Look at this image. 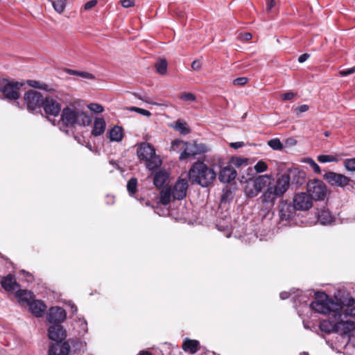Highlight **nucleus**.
Masks as SVG:
<instances>
[{
	"instance_id": "43",
	"label": "nucleus",
	"mask_w": 355,
	"mask_h": 355,
	"mask_svg": "<svg viewBox=\"0 0 355 355\" xmlns=\"http://www.w3.org/2000/svg\"><path fill=\"white\" fill-rule=\"evenodd\" d=\"M248 159L241 157H232L231 159V164L236 167H240L243 164H247Z\"/></svg>"
},
{
	"instance_id": "25",
	"label": "nucleus",
	"mask_w": 355,
	"mask_h": 355,
	"mask_svg": "<svg viewBox=\"0 0 355 355\" xmlns=\"http://www.w3.org/2000/svg\"><path fill=\"white\" fill-rule=\"evenodd\" d=\"M168 178V173L161 170L155 173L153 177V183L155 187L160 188L165 184Z\"/></svg>"
},
{
	"instance_id": "57",
	"label": "nucleus",
	"mask_w": 355,
	"mask_h": 355,
	"mask_svg": "<svg viewBox=\"0 0 355 355\" xmlns=\"http://www.w3.org/2000/svg\"><path fill=\"white\" fill-rule=\"evenodd\" d=\"M252 37V35L250 33H245L241 36V40L243 41H248L251 40Z\"/></svg>"
},
{
	"instance_id": "62",
	"label": "nucleus",
	"mask_w": 355,
	"mask_h": 355,
	"mask_svg": "<svg viewBox=\"0 0 355 355\" xmlns=\"http://www.w3.org/2000/svg\"><path fill=\"white\" fill-rule=\"evenodd\" d=\"M289 296H290V294L288 292H282L279 294V297L282 300H286V299L288 298Z\"/></svg>"
},
{
	"instance_id": "49",
	"label": "nucleus",
	"mask_w": 355,
	"mask_h": 355,
	"mask_svg": "<svg viewBox=\"0 0 355 355\" xmlns=\"http://www.w3.org/2000/svg\"><path fill=\"white\" fill-rule=\"evenodd\" d=\"M354 73H355V66L352 68H349V69H343V70L340 71L339 75L342 77H345V76H347L350 74H352Z\"/></svg>"
},
{
	"instance_id": "47",
	"label": "nucleus",
	"mask_w": 355,
	"mask_h": 355,
	"mask_svg": "<svg viewBox=\"0 0 355 355\" xmlns=\"http://www.w3.org/2000/svg\"><path fill=\"white\" fill-rule=\"evenodd\" d=\"M249 79L246 77H239L234 80L233 84L234 85L243 86L246 85Z\"/></svg>"
},
{
	"instance_id": "63",
	"label": "nucleus",
	"mask_w": 355,
	"mask_h": 355,
	"mask_svg": "<svg viewBox=\"0 0 355 355\" xmlns=\"http://www.w3.org/2000/svg\"><path fill=\"white\" fill-rule=\"evenodd\" d=\"M296 143H297L296 140L293 138H290L286 140V144H288L295 145V144H296Z\"/></svg>"
},
{
	"instance_id": "60",
	"label": "nucleus",
	"mask_w": 355,
	"mask_h": 355,
	"mask_svg": "<svg viewBox=\"0 0 355 355\" xmlns=\"http://www.w3.org/2000/svg\"><path fill=\"white\" fill-rule=\"evenodd\" d=\"M21 272L24 274L28 282H32L33 280V277L31 273L26 272L24 270H22Z\"/></svg>"
},
{
	"instance_id": "32",
	"label": "nucleus",
	"mask_w": 355,
	"mask_h": 355,
	"mask_svg": "<svg viewBox=\"0 0 355 355\" xmlns=\"http://www.w3.org/2000/svg\"><path fill=\"white\" fill-rule=\"evenodd\" d=\"M317 159L320 163H327L337 162L339 161L340 158L338 155H320L318 156Z\"/></svg>"
},
{
	"instance_id": "15",
	"label": "nucleus",
	"mask_w": 355,
	"mask_h": 355,
	"mask_svg": "<svg viewBox=\"0 0 355 355\" xmlns=\"http://www.w3.org/2000/svg\"><path fill=\"white\" fill-rule=\"evenodd\" d=\"M46 114L48 115V119L51 121L50 116H56L59 114L61 107L60 105L55 100L50 98H46L42 105Z\"/></svg>"
},
{
	"instance_id": "39",
	"label": "nucleus",
	"mask_w": 355,
	"mask_h": 355,
	"mask_svg": "<svg viewBox=\"0 0 355 355\" xmlns=\"http://www.w3.org/2000/svg\"><path fill=\"white\" fill-rule=\"evenodd\" d=\"M193 144L195 146L196 155L205 153L209 150L208 146L204 144H197L196 142Z\"/></svg>"
},
{
	"instance_id": "44",
	"label": "nucleus",
	"mask_w": 355,
	"mask_h": 355,
	"mask_svg": "<svg viewBox=\"0 0 355 355\" xmlns=\"http://www.w3.org/2000/svg\"><path fill=\"white\" fill-rule=\"evenodd\" d=\"M180 98L185 101H195L196 96L192 93L184 92L180 95Z\"/></svg>"
},
{
	"instance_id": "34",
	"label": "nucleus",
	"mask_w": 355,
	"mask_h": 355,
	"mask_svg": "<svg viewBox=\"0 0 355 355\" xmlns=\"http://www.w3.org/2000/svg\"><path fill=\"white\" fill-rule=\"evenodd\" d=\"M167 66V61L165 59H160L155 64L157 71L162 75L166 73Z\"/></svg>"
},
{
	"instance_id": "56",
	"label": "nucleus",
	"mask_w": 355,
	"mask_h": 355,
	"mask_svg": "<svg viewBox=\"0 0 355 355\" xmlns=\"http://www.w3.org/2000/svg\"><path fill=\"white\" fill-rule=\"evenodd\" d=\"M275 2L274 0H266V10L270 11L271 9L275 6Z\"/></svg>"
},
{
	"instance_id": "52",
	"label": "nucleus",
	"mask_w": 355,
	"mask_h": 355,
	"mask_svg": "<svg viewBox=\"0 0 355 355\" xmlns=\"http://www.w3.org/2000/svg\"><path fill=\"white\" fill-rule=\"evenodd\" d=\"M295 96V94L291 92H286L282 94V98L284 101H289L293 99Z\"/></svg>"
},
{
	"instance_id": "29",
	"label": "nucleus",
	"mask_w": 355,
	"mask_h": 355,
	"mask_svg": "<svg viewBox=\"0 0 355 355\" xmlns=\"http://www.w3.org/2000/svg\"><path fill=\"white\" fill-rule=\"evenodd\" d=\"M288 175L290 176V180L292 179V182L297 185H302L304 182V173L296 169L291 171Z\"/></svg>"
},
{
	"instance_id": "42",
	"label": "nucleus",
	"mask_w": 355,
	"mask_h": 355,
	"mask_svg": "<svg viewBox=\"0 0 355 355\" xmlns=\"http://www.w3.org/2000/svg\"><path fill=\"white\" fill-rule=\"evenodd\" d=\"M128 110L135 111L140 114H142V115L148 116V117L151 116V113L148 110H144L142 108H139L137 107H130L128 108Z\"/></svg>"
},
{
	"instance_id": "61",
	"label": "nucleus",
	"mask_w": 355,
	"mask_h": 355,
	"mask_svg": "<svg viewBox=\"0 0 355 355\" xmlns=\"http://www.w3.org/2000/svg\"><path fill=\"white\" fill-rule=\"evenodd\" d=\"M66 72L69 75L78 76L80 71H76L71 69H66Z\"/></svg>"
},
{
	"instance_id": "54",
	"label": "nucleus",
	"mask_w": 355,
	"mask_h": 355,
	"mask_svg": "<svg viewBox=\"0 0 355 355\" xmlns=\"http://www.w3.org/2000/svg\"><path fill=\"white\" fill-rule=\"evenodd\" d=\"M201 67L202 64L200 60H194L191 64V67L195 71H199Z\"/></svg>"
},
{
	"instance_id": "4",
	"label": "nucleus",
	"mask_w": 355,
	"mask_h": 355,
	"mask_svg": "<svg viewBox=\"0 0 355 355\" xmlns=\"http://www.w3.org/2000/svg\"><path fill=\"white\" fill-rule=\"evenodd\" d=\"M137 153L139 159L145 162L146 168L150 171L162 165V160L156 155L155 148L149 143L140 144L137 147Z\"/></svg>"
},
{
	"instance_id": "46",
	"label": "nucleus",
	"mask_w": 355,
	"mask_h": 355,
	"mask_svg": "<svg viewBox=\"0 0 355 355\" xmlns=\"http://www.w3.org/2000/svg\"><path fill=\"white\" fill-rule=\"evenodd\" d=\"M88 108L94 113H101L103 112V107L98 103H90Z\"/></svg>"
},
{
	"instance_id": "11",
	"label": "nucleus",
	"mask_w": 355,
	"mask_h": 355,
	"mask_svg": "<svg viewBox=\"0 0 355 355\" xmlns=\"http://www.w3.org/2000/svg\"><path fill=\"white\" fill-rule=\"evenodd\" d=\"M183 146V151L180 155V160H185L191 156H195V146L191 142H184L181 140H175L172 142L171 148L173 150H175V148L179 146Z\"/></svg>"
},
{
	"instance_id": "55",
	"label": "nucleus",
	"mask_w": 355,
	"mask_h": 355,
	"mask_svg": "<svg viewBox=\"0 0 355 355\" xmlns=\"http://www.w3.org/2000/svg\"><path fill=\"white\" fill-rule=\"evenodd\" d=\"M230 146L234 149H238L239 148L244 146V142H243V141L232 142L230 144Z\"/></svg>"
},
{
	"instance_id": "5",
	"label": "nucleus",
	"mask_w": 355,
	"mask_h": 355,
	"mask_svg": "<svg viewBox=\"0 0 355 355\" xmlns=\"http://www.w3.org/2000/svg\"><path fill=\"white\" fill-rule=\"evenodd\" d=\"M270 175H259L252 181H249L245 187V193L248 197L257 196L264 188L270 187Z\"/></svg>"
},
{
	"instance_id": "27",
	"label": "nucleus",
	"mask_w": 355,
	"mask_h": 355,
	"mask_svg": "<svg viewBox=\"0 0 355 355\" xmlns=\"http://www.w3.org/2000/svg\"><path fill=\"white\" fill-rule=\"evenodd\" d=\"M15 296L19 302H24L28 305L32 302L33 293L26 290L18 289L15 291Z\"/></svg>"
},
{
	"instance_id": "9",
	"label": "nucleus",
	"mask_w": 355,
	"mask_h": 355,
	"mask_svg": "<svg viewBox=\"0 0 355 355\" xmlns=\"http://www.w3.org/2000/svg\"><path fill=\"white\" fill-rule=\"evenodd\" d=\"M24 101L26 102L28 110L35 111L42 106L44 100L40 92L35 90H29L24 95Z\"/></svg>"
},
{
	"instance_id": "53",
	"label": "nucleus",
	"mask_w": 355,
	"mask_h": 355,
	"mask_svg": "<svg viewBox=\"0 0 355 355\" xmlns=\"http://www.w3.org/2000/svg\"><path fill=\"white\" fill-rule=\"evenodd\" d=\"M97 3V1L96 0H91V1H89L88 2H87L85 6H84V8L85 10H90L91 8H92L93 7H94Z\"/></svg>"
},
{
	"instance_id": "2",
	"label": "nucleus",
	"mask_w": 355,
	"mask_h": 355,
	"mask_svg": "<svg viewBox=\"0 0 355 355\" xmlns=\"http://www.w3.org/2000/svg\"><path fill=\"white\" fill-rule=\"evenodd\" d=\"M189 177L193 184L205 187L212 184L216 178V173L204 162H197L189 169Z\"/></svg>"
},
{
	"instance_id": "45",
	"label": "nucleus",
	"mask_w": 355,
	"mask_h": 355,
	"mask_svg": "<svg viewBox=\"0 0 355 355\" xmlns=\"http://www.w3.org/2000/svg\"><path fill=\"white\" fill-rule=\"evenodd\" d=\"M344 164L348 171H355V158L347 159Z\"/></svg>"
},
{
	"instance_id": "20",
	"label": "nucleus",
	"mask_w": 355,
	"mask_h": 355,
	"mask_svg": "<svg viewBox=\"0 0 355 355\" xmlns=\"http://www.w3.org/2000/svg\"><path fill=\"white\" fill-rule=\"evenodd\" d=\"M70 346L67 343H55L51 345L49 355H68Z\"/></svg>"
},
{
	"instance_id": "17",
	"label": "nucleus",
	"mask_w": 355,
	"mask_h": 355,
	"mask_svg": "<svg viewBox=\"0 0 355 355\" xmlns=\"http://www.w3.org/2000/svg\"><path fill=\"white\" fill-rule=\"evenodd\" d=\"M48 332L49 339L56 343H61L66 338V332L61 324L51 325Z\"/></svg>"
},
{
	"instance_id": "33",
	"label": "nucleus",
	"mask_w": 355,
	"mask_h": 355,
	"mask_svg": "<svg viewBox=\"0 0 355 355\" xmlns=\"http://www.w3.org/2000/svg\"><path fill=\"white\" fill-rule=\"evenodd\" d=\"M174 128L175 130H178L181 134L183 135H187L190 132V129L189 128L187 123L181 120H178L175 122Z\"/></svg>"
},
{
	"instance_id": "10",
	"label": "nucleus",
	"mask_w": 355,
	"mask_h": 355,
	"mask_svg": "<svg viewBox=\"0 0 355 355\" xmlns=\"http://www.w3.org/2000/svg\"><path fill=\"white\" fill-rule=\"evenodd\" d=\"M324 179L331 186L344 188L349 184L350 178L345 175L329 171L324 174Z\"/></svg>"
},
{
	"instance_id": "8",
	"label": "nucleus",
	"mask_w": 355,
	"mask_h": 355,
	"mask_svg": "<svg viewBox=\"0 0 355 355\" xmlns=\"http://www.w3.org/2000/svg\"><path fill=\"white\" fill-rule=\"evenodd\" d=\"M5 85L3 87L1 95L8 101H15L20 97L19 89L23 85L17 81H9L6 79Z\"/></svg>"
},
{
	"instance_id": "26",
	"label": "nucleus",
	"mask_w": 355,
	"mask_h": 355,
	"mask_svg": "<svg viewBox=\"0 0 355 355\" xmlns=\"http://www.w3.org/2000/svg\"><path fill=\"white\" fill-rule=\"evenodd\" d=\"M199 342L196 340H191L186 338L182 344V349L185 352H189L191 354H195L198 350Z\"/></svg>"
},
{
	"instance_id": "38",
	"label": "nucleus",
	"mask_w": 355,
	"mask_h": 355,
	"mask_svg": "<svg viewBox=\"0 0 355 355\" xmlns=\"http://www.w3.org/2000/svg\"><path fill=\"white\" fill-rule=\"evenodd\" d=\"M27 84L33 88L41 89L44 90L47 89L48 87L46 84L33 80H27Z\"/></svg>"
},
{
	"instance_id": "6",
	"label": "nucleus",
	"mask_w": 355,
	"mask_h": 355,
	"mask_svg": "<svg viewBox=\"0 0 355 355\" xmlns=\"http://www.w3.org/2000/svg\"><path fill=\"white\" fill-rule=\"evenodd\" d=\"M307 192L314 200H323L327 195V187L320 180H309L306 185Z\"/></svg>"
},
{
	"instance_id": "21",
	"label": "nucleus",
	"mask_w": 355,
	"mask_h": 355,
	"mask_svg": "<svg viewBox=\"0 0 355 355\" xmlns=\"http://www.w3.org/2000/svg\"><path fill=\"white\" fill-rule=\"evenodd\" d=\"M29 309L33 315L37 318H40L44 315L46 306L42 301L35 300L30 303Z\"/></svg>"
},
{
	"instance_id": "1",
	"label": "nucleus",
	"mask_w": 355,
	"mask_h": 355,
	"mask_svg": "<svg viewBox=\"0 0 355 355\" xmlns=\"http://www.w3.org/2000/svg\"><path fill=\"white\" fill-rule=\"evenodd\" d=\"M315 311L328 315L327 320L320 322L319 327L327 334L336 332L338 320L341 315L344 318L355 317V300L349 297L342 303L335 302L324 293H317L315 300L310 304Z\"/></svg>"
},
{
	"instance_id": "37",
	"label": "nucleus",
	"mask_w": 355,
	"mask_h": 355,
	"mask_svg": "<svg viewBox=\"0 0 355 355\" xmlns=\"http://www.w3.org/2000/svg\"><path fill=\"white\" fill-rule=\"evenodd\" d=\"M268 145L273 150H281L284 146L279 139H272L268 141Z\"/></svg>"
},
{
	"instance_id": "58",
	"label": "nucleus",
	"mask_w": 355,
	"mask_h": 355,
	"mask_svg": "<svg viewBox=\"0 0 355 355\" xmlns=\"http://www.w3.org/2000/svg\"><path fill=\"white\" fill-rule=\"evenodd\" d=\"M309 57H310L309 54L304 53L298 58V62L300 63H302V62H305Z\"/></svg>"
},
{
	"instance_id": "13",
	"label": "nucleus",
	"mask_w": 355,
	"mask_h": 355,
	"mask_svg": "<svg viewBox=\"0 0 355 355\" xmlns=\"http://www.w3.org/2000/svg\"><path fill=\"white\" fill-rule=\"evenodd\" d=\"M67 316L66 311L61 307H51L48 313V321L52 325L60 324Z\"/></svg>"
},
{
	"instance_id": "51",
	"label": "nucleus",
	"mask_w": 355,
	"mask_h": 355,
	"mask_svg": "<svg viewBox=\"0 0 355 355\" xmlns=\"http://www.w3.org/2000/svg\"><path fill=\"white\" fill-rule=\"evenodd\" d=\"M78 76H80L81 78H86V79H94V76L90 73H88V72H85V71H80V73H78Z\"/></svg>"
},
{
	"instance_id": "22",
	"label": "nucleus",
	"mask_w": 355,
	"mask_h": 355,
	"mask_svg": "<svg viewBox=\"0 0 355 355\" xmlns=\"http://www.w3.org/2000/svg\"><path fill=\"white\" fill-rule=\"evenodd\" d=\"M318 219L322 225H328L334 222L335 217L328 209H323L318 213Z\"/></svg>"
},
{
	"instance_id": "30",
	"label": "nucleus",
	"mask_w": 355,
	"mask_h": 355,
	"mask_svg": "<svg viewBox=\"0 0 355 355\" xmlns=\"http://www.w3.org/2000/svg\"><path fill=\"white\" fill-rule=\"evenodd\" d=\"M109 135L111 141H120L123 139L122 128L116 125L110 130Z\"/></svg>"
},
{
	"instance_id": "64",
	"label": "nucleus",
	"mask_w": 355,
	"mask_h": 355,
	"mask_svg": "<svg viewBox=\"0 0 355 355\" xmlns=\"http://www.w3.org/2000/svg\"><path fill=\"white\" fill-rule=\"evenodd\" d=\"M138 355H152V354L148 351L142 350V351L139 352Z\"/></svg>"
},
{
	"instance_id": "41",
	"label": "nucleus",
	"mask_w": 355,
	"mask_h": 355,
	"mask_svg": "<svg viewBox=\"0 0 355 355\" xmlns=\"http://www.w3.org/2000/svg\"><path fill=\"white\" fill-rule=\"evenodd\" d=\"M257 173H263L268 168V164L263 160H259L254 166Z\"/></svg>"
},
{
	"instance_id": "35",
	"label": "nucleus",
	"mask_w": 355,
	"mask_h": 355,
	"mask_svg": "<svg viewBox=\"0 0 355 355\" xmlns=\"http://www.w3.org/2000/svg\"><path fill=\"white\" fill-rule=\"evenodd\" d=\"M52 6L54 10L59 14H61L64 12L66 8L65 1L63 0H56V1H51Z\"/></svg>"
},
{
	"instance_id": "14",
	"label": "nucleus",
	"mask_w": 355,
	"mask_h": 355,
	"mask_svg": "<svg viewBox=\"0 0 355 355\" xmlns=\"http://www.w3.org/2000/svg\"><path fill=\"white\" fill-rule=\"evenodd\" d=\"M171 189L173 199L182 200L187 196L188 182L185 179H180Z\"/></svg>"
},
{
	"instance_id": "31",
	"label": "nucleus",
	"mask_w": 355,
	"mask_h": 355,
	"mask_svg": "<svg viewBox=\"0 0 355 355\" xmlns=\"http://www.w3.org/2000/svg\"><path fill=\"white\" fill-rule=\"evenodd\" d=\"M171 197L173 195L171 188L163 189L159 194V202L164 205H167L170 203Z\"/></svg>"
},
{
	"instance_id": "50",
	"label": "nucleus",
	"mask_w": 355,
	"mask_h": 355,
	"mask_svg": "<svg viewBox=\"0 0 355 355\" xmlns=\"http://www.w3.org/2000/svg\"><path fill=\"white\" fill-rule=\"evenodd\" d=\"M121 3L123 8H128L135 6L134 0H121Z\"/></svg>"
},
{
	"instance_id": "40",
	"label": "nucleus",
	"mask_w": 355,
	"mask_h": 355,
	"mask_svg": "<svg viewBox=\"0 0 355 355\" xmlns=\"http://www.w3.org/2000/svg\"><path fill=\"white\" fill-rule=\"evenodd\" d=\"M304 162L309 164L313 171L316 173H320L321 170L318 164L312 158H306Z\"/></svg>"
},
{
	"instance_id": "3",
	"label": "nucleus",
	"mask_w": 355,
	"mask_h": 355,
	"mask_svg": "<svg viewBox=\"0 0 355 355\" xmlns=\"http://www.w3.org/2000/svg\"><path fill=\"white\" fill-rule=\"evenodd\" d=\"M60 119L67 126L75 125L87 126L92 121L90 115L74 106L64 108Z\"/></svg>"
},
{
	"instance_id": "36",
	"label": "nucleus",
	"mask_w": 355,
	"mask_h": 355,
	"mask_svg": "<svg viewBox=\"0 0 355 355\" xmlns=\"http://www.w3.org/2000/svg\"><path fill=\"white\" fill-rule=\"evenodd\" d=\"M137 180L135 178H132L127 184V189L130 196H133L137 191Z\"/></svg>"
},
{
	"instance_id": "23",
	"label": "nucleus",
	"mask_w": 355,
	"mask_h": 355,
	"mask_svg": "<svg viewBox=\"0 0 355 355\" xmlns=\"http://www.w3.org/2000/svg\"><path fill=\"white\" fill-rule=\"evenodd\" d=\"M106 127V123L103 118H96L94 123V127L92 134L96 137L101 135Z\"/></svg>"
},
{
	"instance_id": "28",
	"label": "nucleus",
	"mask_w": 355,
	"mask_h": 355,
	"mask_svg": "<svg viewBox=\"0 0 355 355\" xmlns=\"http://www.w3.org/2000/svg\"><path fill=\"white\" fill-rule=\"evenodd\" d=\"M278 197L279 196L276 195V192L273 191L272 188L269 187L260 198L263 202L272 204Z\"/></svg>"
},
{
	"instance_id": "59",
	"label": "nucleus",
	"mask_w": 355,
	"mask_h": 355,
	"mask_svg": "<svg viewBox=\"0 0 355 355\" xmlns=\"http://www.w3.org/2000/svg\"><path fill=\"white\" fill-rule=\"evenodd\" d=\"M309 109V106L307 105H302L300 106H299L298 107H297V110L300 112H305L306 111H308Z\"/></svg>"
},
{
	"instance_id": "19",
	"label": "nucleus",
	"mask_w": 355,
	"mask_h": 355,
	"mask_svg": "<svg viewBox=\"0 0 355 355\" xmlns=\"http://www.w3.org/2000/svg\"><path fill=\"white\" fill-rule=\"evenodd\" d=\"M347 318H344V315H341L338 320V326L336 328V333L345 335L350 333L355 329V323L351 320H344Z\"/></svg>"
},
{
	"instance_id": "16",
	"label": "nucleus",
	"mask_w": 355,
	"mask_h": 355,
	"mask_svg": "<svg viewBox=\"0 0 355 355\" xmlns=\"http://www.w3.org/2000/svg\"><path fill=\"white\" fill-rule=\"evenodd\" d=\"M289 185L290 176L283 174L277 178L276 184L270 187L276 192V195L281 196L288 190Z\"/></svg>"
},
{
	"instance_id": "18",
	"label": "nucleus",
	"mask_w": 355,
	"mask_h": 355,
	"mask_svg": "<svg viewBox=\"0 0 355 355\" xmlns=\"http://www.w3.org/2000/svg\"><path fill=\"white\" fill-rule=\"evenodd\" d=\"M237 175L236 171L232 166H226L222 168L218 174V179L221 182L230 183Z\"/></svg>"
},
{
	"instance_id": "7",
	"label": "nucleus",
	"mask_w": 355,
	"mask_h": 355,
	"mask_svg": "<svg viewBox=\"0 0 355 355\" xmlns=\"http://www.w3.org/2000/svg\"><path fill=\"white\" fill-rule=\"evenodd\" d=\"M295 208L288 201L282 200L278 207L279 222L286 225L295 216Z\"/></svg>"
},
{
	"instance_id": "48",
	"label": "nucleus",
	"mask_w": 355,
	"mask_h": 355,
	"mask_svg": "<svg viewBox=\"0 0 355 355\" xmlns=\"http://www.w3.org/2000/svg\"><path fill=\"white\" fill-rule=\"evenodd\" d=\"M78 322L80 328L79 333L80 334L87 333V330H88L87 322L85 320L79 319Z\"/></svg>"
},
{
	"instance_id": "24",
	"label": "nucleus",
	"mask_w": 355,
	"mask_h": 355,
	"mask_svg": "<svg viewBox=\"0 0 355 355\" xmlns=\"http://www.w3.org/2000/svg\"><path fill=\"white\" fill-rule=\"evenodd\" d=\"M2 287L8 291H14L18 290L19 288V285L13 280L12 277L9 275H7L1 281Z\"/></svg>"
},
{
	"instance_id": "12",
	"label": "nucleus",
	"mask_w": 355,
	"mask_h": 355,
	"mask_svg": "<svg viewBox=\"0 0 355 355\" xmlns=\"http://www.w3.org/2000/svg\"><path fill=\"white\" fill-rule=\"evenodd\" d=\"M293 205L296 210H308L312 207V198L309 193H297L294 196Z\"/></svg>"
}]
</instances>
